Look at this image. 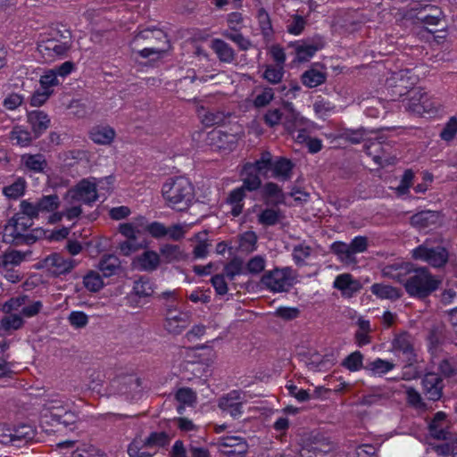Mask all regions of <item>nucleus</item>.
I'll use <instances>...</instances> for the list:
<instances>
[{
	"label": "nucleus",
	"instance_id": "obj_52",
	"mask_svg": "<svg viewBox=\"0 0 457 457\" xmlns=\"http://www.w3.org/2000/svg\"><path fill=\"white\" fill-rule=\"evenodd\" d=\"M284 74L283 66L268 65L263 73V78L272 84H277L281 81Z\"/></svg>",
	"mask_w": 457,
	"mask_h": 457
},
{
	"label": "nucleus",
	"instance_id": "obj_46",
	"mask_svg": "<svg viewBox=\"0 0 457 457\" xmlns=\"http://www.w3.org/2000/svg\"><path fill=\"white\" fill-rule=\"evenodd\" d=\"M312 449L314 452L327 453L333 449V445L328 438L318 433L312 437Z\"/></svg>",
	"mask_w": 457,
	"mask_h": 457
},
{
	"label": "nucleus",
	"instance_id": "obj_36",
	"mask_svg": "<svg viewBox=\"0 0 457 457\" xmlns=\"http://www.w3.org/2000/svg\"><path fill=\"white\" fill-rule=\"evenodd\" d=\"M330 250L333 253L337 254L342 262H344L347 264L356 262L355 256L351 255V253L349 250V245H347L344 242H341V241L334 242L330 245Z\"/></svg>",
	"mask_w": 457,
	"mask_h": 457
},
{
	"label": "nucleus",
	"instance_id": "obj_15",
	"mask_svg": "<svg viewBox=\"0 0 457 457\" xmlns=\"http://www.w3.org/2000/svg\"><path fill=\"white\" fill-rule=\"evenodd\" d=\"M59 42L47 51L50 52L49 56L41 55L45 62H51L56 58H62L67 55L72 44L71 33L69 29H63L62 35H59Z\"/></svg>",
	"mask_w": 457,
	"mask_h": 457
},
{
	"label": "nucleus",
	"instance_id": "obj_57",
	"mask_svg": "<svg viewBox=\"0 0 457 457\" xmlns=\"http://www.w3.org/2000/svg\"><path fill=\"white\" fill-rule=\"evenodd\" d=\"M223 36L226 38L235 42L238 46L240 50L246 51L252 46L251 41L249 39L245 38L240 33H234V32L225 31L223 33Z\"/></svg>",
	"mask_w": 457,
	"mask_h": 457
},
{
	"label": "nucleus",
	"instance_id": "obj_32",
	"mask_svg": "<svg viewBox=\"0 0 457 457\" xmlns=\"http://www.w3.org/2000/svg\"><path fill=\"white\" fill-rule=\"evenodd\" d=\"M401 290L389 285L374 284L371 292L381 299L396 300L401 297Z\"/></svg>",
	"mask_w": 457,
	"mask_h": 457
},
{
	"label": "nucleus",
	"instance_id": "obj_41",
	"mask_svg": "<svg viewBox=\"0 0 457 457\" xmlns=\"http://www.w3.org/2000/svg\"><path fill=\"white\" fill-rule=\"evenodd\" d=\"M170 437L166 432H152L144 441L145 447H164L170 444Z\"/></svg>",
	"mask_w": 457,
	"mask_h": 457
},
{
	"label": "nucleus",
	"instance_id": "obj_38",
	"mask_svg": "<svg viewBox=\"0 0 457 457\" xmlns=\"http://www.w3.org/2000/svg\"><path fill=\"white\" fill-rule=\"evenodd\" d=\"M59 196L55 194L44 195L37 202L39 212H51L57 210L60 206Z\"/></svg>",
	"mask_w": 457,
	"mask_h": 457
},
{
	"label": "nucleus",
	"instance_id": "obj_27",
	"mask_svg": "<svg viewBox=\"0 0 457 457\" xmlns=\"http://www.w3.org/2000/svg\"><path fill=\"white\" fill-rule=\"evenodd\" d=\"M137 262L141 270L154 271L160 265V256L156 252L148 250L138 256Z\"/></svg>",
	"mask_w": 457,
	"mask_h": 457
},
{
	"label": "nucleus",
	"instance_id": "obj_28",
	"mask_svg": "<svg viewBox=\"0 0 457 457\" xmlns=\"http://www.w3.org/2000/svg\"><path fill=\"white\" fill-rule=\"evenodd\" d=\"M115 137V131L110 127L95 128L90 131V138L99 145H109Z\"/></svg>",
	"mask_w": 457,
	"mask_h": 457
},
{
	"label": "nucleus",
	"instance_id": "obj_9",
	"mask_svg": "<svg viewBox=\"0 0 457 457\" xmlns=\"http://www.w3.org/2000/svg\"><path fill=\"white\" fill-rule=\"evenodd\" d=\"M77 265L75 260L65 259L61 253H54L42 261V266L48 269L55 277L67 274Z\"/></svg>",
	"mask_w": 457,
	"mask_h": 457
},
{
	"label": "nucleus",
	"instance_id": "obj_56",
	"mask_svg": "<svg viewBox=\"0 0 457 457\" xmlns=\"http://www.w3.org/2000/svg\"><path fill=\"white\" fill-rule=\"evenodd\" d=\"M258 20L262 32L264 37H269L272 33V26L269 13L264 8H261L258 11Z\"/></svg>",
	"mask_w": 457,
	"mask_h": 457
},
{
	"label": "nucleus",
	"instance_id": "obj_19",
	"mask_svg": "<svg viewBox=\"0 0 457 457\" xmlns=\"http://www.w3.org/2000/svg\"><path fill=\"white\" fill-rule=\"evenodd\" d=\"M28 122L31 126L34 138H37L48 129L50 119L43 111L36 110L28 113Z\"/></svg>",
	"mask_w": 457,
	"mask_h": 457
},
{
	"label": "nucleus",
	"instance_id": "obj_54",
	"mask_svg": "<svg viewBox=\"0 0 457 457\" xmlns=\"http://www.w3.org/2000/svg\"><path fill=\"white\" fill-rule=\"evenodd\" d=\"M306 23V20L303 16L295 14L292 16L291 22L287 24V30L290 34L299 35L303 31Z\"/></svg>",
	"mask_w": 457,
	"mask_h": 457
},
{
	"label": "nucleus",
	"instance_id": "obj_8",
	"mask_svg": "<svg viewBox=\"0 0 457 457\" xmlns=\"http://www.w3.org/2000/svg\"><path fill=\"white\" fill-rule=\"evenodd\" d=\"M416 13L411 14V19L425 24L428 32H435L430 27L439 26L444 17L442 10L436 5L427 4L420 8H414Z\"/></svg>",
	"mask_w": 457,
	"mask_h": 457
},
{
	"label": "nucleus",
	"instance_id": "obj_17",
	"mask_svg": "<svg viewBox=\"0 0 457 457\" xmlns=\"http://www.w3.org/2000/svg\"><path fill=\"white\" fill-rule=\"evenodd\" d=\"M282 113L284 126L289 132H293L306 122V119L300 116L290 102L284 103Z\"/></svg>",
	"mask_w": 457,
	"mask_h": 457
},
{
	"label": "nucleus",
	"instance_id": "obj_20",
	"mask_svg": "<svg viewBox=\"0 0 457 457\" xmlns=\"http://www.w3.org/2000/svg\"><path fill=\"white\" fill-rule=\"evenodd\" d=\"M334 287L340 290L344 295L351 297L361 288V284L353 279L351 274L345 273L336 278Z\"/></svg>",
	"mask_w": 457,
	"mask_h": 457
},
{
	"label": "nucleus",
	"instance_id": "obj_39",
	"mask_svg": "<svg viewBox=\"0 0 457 457\" xmlns=\"http://www.w3.org/2000/svg\"><path fill=\"white\" fill-rule=\"evenodd\" d=\"M84 287L90 292H98L104 287V281L98 272L89 270L83 278Z\"/></svg>",
	"mask_w": 457,
	"mask_h": 457
},
{
	"label": "nucleus",
	"instance_id": "obj_34",
	"mask_svg": "<svg viewBox=\"0 0 457 457\" xmlns=\"http://www.w3.org/2000/svg\"><path fill=\"white\" fill-rule=\"evenodd\" d=\"M395 368V364L389 361L377 358L364 366V369L370 371L372 375L382 376Z\"/></svg>",
	"mask_w": 457,
	"mask_h": 457
},
{
	"label": "nucleus",
	"instance_id": "obj_42",
	"mask_svg": "<svg viewBox=\"0 0 457 457\" xmlns=\"http://www.w3.org/2000/svg\"><path fill=\"white\" fill-rule=\"evenodd\" d=\"M25 188V179L23 178H19L12 185L4 187L3 193L8 198L17 199L24 195Z\"/></svg>",
	"mask_w": 457,
	"mask_h": 457
},
{
	"label": "nucleus",
	"instance_id": "obj_50",
	"mask_svg": "<svg viewBox=\"0 0 457 457\" xmlns=\"http://www.w3.org/2000/svg\"><path fill=\"white\" fill-rule=\"evenodd\" d=\"M11 138L16 140L17 144L22 146L29 145V143L35 139L34 135L32 136L30 132L21 129L19 127L13 129L11 133Z\"/></svg>",
	"mask_w": 457,
	"mask_h": 457
},
{
	"label": "nucleus",
	"instance_id": "obj_43",
	"mask_svg": "<svg viewBox=\"0 0 457 457\" xmlns=\"http://www.w3.org/2000/svg\"><path fill=\"white\" fill-rule=\"evenodd\" d=\"M144 217L139 218V222L143 224ZM143 232H148L153 237L159 239L167 236V228L161 222L154 221L146 224L145 227L142 225Z\"/></svg>",
	"mask_w": 457,
	"mask_h": 457
},
{
	"label": "nucleus",
	"instance_id": "obj_13",
	"mask_svg": "<svg viewBox=\"0 0 457 457\" xmlns=\"http://www.w3.org/2000/svg\"><path fill=\"white\" fill-rule=\"evenodd\" d=\"M52 420L62 425L69 431L78 428L79 416L76 412L67 411L62 406H49Z\"/></svg>",
	"mask_w": 457,
	"mask_h": 457
},
{
	"label": "nucleus",
	"instance_id": "obj_58",
	"mask_svg": "<svg viewBox=\"0 0 457 457\" xmlns=\"http://www.w3.org/2000/svg\"><path fill=\"white\" fill-rule=\"evenodd\" d=\"M21 215H25L27 218L33 220L39 216V211L37 209V203L33 204L28 200H22L20 204Z\"/></svg>",
	"mask_w": 457,
	"mask_h": 457
},
{
	"label": "nucleus",
	"instance_id": "obj_18",
	"mask_svg": "<svg viewBox=\"0 0 457 457\" xmlns=\"http://www.w3.org/2000/svg\"><path fill=\"white\" fill-rule=\"evenodd\" d=\"M411 340L412 337L408 332L401 333L393 340L394 348L403 353L409 365L415 361L416 357Z\"/></svg>",
	"mask_w": 457,
	"mask_h": 457
},
{
	"label": "nucleus",
	"instance_id": "obj_62",
	"mask_svg": "<svg viewBox=\"0 0 457 457\" xmlns=\"http://www.w3.org/2000/svg\"><path fill=\"white\" fill-rule=\"evenodd\" d=\"M211 283L219 295H224L228 293V284L225 281L224 274H216L212 277Z\"/></svg>",
	"mask_w": 457,
	"mask_h": 457
},
{
	"label": "nucleus",
	"instance_id": "obj_48",
	"mask_svg": "<svg viewBox=\"0 0 457 457\" xmlns=\"http://www.w3.org/2000/svg\"><path fill=\"white\" fill-rule=\"evenodd\" d=\"M365 136L366 129L364 128L358 129H345L341 133V138L352 144H360L364 140Z\"/></svg>",
	"mask_w": 457,
	"mask_h": 457
},
{
	"label": "nucleus",
	"instance_id": "obj_44",
	"mask_svg": "<svg viewBox=\"0 0 457 457\" xmlns=\"http://www.w3.org/2000/svg\"><path fill=\"white\" fill-rule=\"evenodd\" d=\"M202 122L207 126L220 125L225 121L227 115L220 111H206L204 113H200Z\"/></svg>",
	"mask_w": 457,
	"mask_h": 457
},
{
	"label": "nucleus",
	"instance_id": "obj_31",
	"mask_svg": "<svg viewBox=\"0 0 457 457\" xmlns=\"http://www.w3.org/2000/svg\"><path fill=\"white\" fill-rule=\"evenodd\" d=\"M160 253L167 263L185 260L187 255L177 245L166 244L161 246Z\"/></svg>",
	"mask_w": 457,
	"mask_h": 457
},
{
	"label": "nucleus",
	"instance_id": "obj_10",
	"mask_svg": "<svg viewBox=\"0 0 457 457\" xmlns=\"http://www.w3.org/2000/svg\"><path fill=\"white\" fill-rule=\"evenodd\" d=\"M423 393L428 400L436 402L442 398L445 387L442 377L435 372H428L422 378Z\"/></svg>",
	"mask_w": 457,
	"mask_h": 457
},
{
	"label": "nucleus",
	"instance_id": "obj_11",
	"mask_svg": "<svg viewBox=\"0 0 457 457\" xmlns=\"http://www.w3.org/2000/svg\"><path fill=\"white\" fill-rule=\"evenodd\" d=\"M146 40V44L150 46H161L167 47V52L170 48V44L169 39L167 38L166 33L156 28H147L140 30L134 37V41L137 42L139 40Z\"/></svg>",
	"mask_w": 457,
	"mask_h": 457
},
{
	"label": "nucleus",
	"instance_id": "obj_5",
	"mask_svg": "<svg viewBox=\"0 0 457 457\" xmlns=\"http://www.w3.org/2000/svg\"><path fill=\"white\" fill-rule=\"evenodd\" d=\"M292 270L288 267L266 271L261 283L272 292H286L293 286Z\"/></svg>",
	"mask_w": 457,
	"mask_h": 457
},
{
	"label": "nucleus",
	"instance_id": "obj_59",
	"mask_svg": "<svg viewBox=\"0 0 457 457\" xmlns=\"http://www.w3.org/2000/svg\"><path fill=\"white\" fill-rule=\"evenodd\" d=\"M438 370L441 376L446 378H450L457 375V367L449 359H444L439 362Z\"/></svg>",
	"mask_w": 457,
	"mask_h": 457
},
{
	"label": "nucleus",
	"instance_id": "obj_1",
	"mask_svg": "<svg viewBox=\"0 0 457 457\" xmlns=\"http://www.w3.org/2000/svg\"><path fill=\"white\" fill-rule=\"evenodd\" d=\"M162 193L167 205L179 212L187 210L195 198L194 186L184 177L169 179L163 184Z\"/></svg>",
	"mask_w": 457,
	"mask_h": 457
},
{
	"label": "nucleus",
	"instance_id": "obj_16",
	"mask_svg": "<svg viewBox=\"0 0 457 457\" xmlns=\"http://www.w3.org/2000/svg\"><path fill=\"white\" fill-rule=\"evenodd\" d=\"M410 222L418 228H427L441 223V214L436 211L425 210L413 214Z\"/></svg>",
	"mask_w": 457,
	"mask_h": 457
},
{
	"label": "nucleus",
	"instance_id": "obj_21",
	"mask_svg": "<svg viewBox=\"0 0 457 457\" xmlns=\"http://www.w3.org/2000/svg\"><path fill=\"white\" fill-rule=\"evenodd\" d=\"M294 166L295 164L289 159L278 157L273 160L270 178L278 179L280 181L289 180Z\"/></svg>",
	"mask_w": 457,
	"mask_h": 457
},
{
	"label": "nucleus",
	"instance_id": "obj_30",
	"mask_svg": "<svg viewBox=\"0 0 457 457\" xmlns=\"http://www.w3.org/2000/svg\"><path fill=\"white\" fill-rule=\"evenodd\" d=\"M133 293L142 298L149 297L154 293V283L147 276H140L134 281Z\"/></svg>",
	"mask_w": 457,
	"mask_h": 457
},
{
	"label": "nucleus",
	"instance_id": "obj_2",
	"mask_svg": "<svg viewBox=\"0 0 457 457\" xmlns=\"http://www.w3.org/2000/svg\"><path fill=\"white\" fill-rule=\"evenodd\" d=\"M442 279L431 274L427 267L416 269L404 282L406 292L412 297L425 299L439 288Z\"/></svg>",
	"mask_w": 457,
	"mask_h": 457
},
{
	"label": "nucleus",
	"instance_id": "obj_45",
	"mask_svg": "<svg viewBox=\"0 0 457 457\" xmlns=\"http://www.w3.org/2000/svg\"><path fill=\"white\" fill-rule=\"evenodd\" d=\"M362 361H363V354L359 351H355V352L350 353L342 361V366H344L350 371H357V370H361V368L364 369Z\"/></svg>",
	"mask_w": 457,
	"mask_h": 457
},
{
	"label": "nucleus",
	"instance_id": "obj_35",
	"mask_svg": "<svg viewBox=\"0 0 457 457\" xmlns=\"http://www.w3.org/2000/svg\"><path fill=\"white\" fill-rule=\"evenodd\" d=\"M281 218L283 214L279 209L266 208L258 214V222L270 227L276 225Z\"/></svg>",
	"mask_w": 457,
	"mask_h": 457
},
{
	"label": "nucleus",
	"instance_id": "obj_64",
	"mask_svg": "<svg viewBox=\"0 0 457 457\" xmlns=\"http://www.w3.org/2000/svg\"><path fill=\"white\" fill-rule=\"evenodd\" d=\"M457 133V119L453 117L450 119L445 127L442 129L440 137L445 141L452 140Z\"/></svg>",
	"mask_w": 457,
	"mask_h": 457
},
{
	"label": "nucleus",
	"instance_id": "obj_49",
	"mask_svg": "<svg viewBox=\"0 0 457 457\" xmlns=\"http://www.w3.org/2000/svg\"><path fill=\"white\" fill-rule=\"evenodd\" d=\"M221 445L225 447H237V454L243 457L247 451V444L241 437L227 436L222 439Z\"/></svg>",
	"mask_w": 457,
	"mask_h": 457
},
{
	"label": "nucleus",
	"instance_id": "obj_23",
	"mask_svg": "<svg viewBox=\"0 0 457 457\" xmlns=\"http://www.w3.org/2000/svg\"><path fill=\"white\" fill-rule=\"evenodd\" d=\"M242 176H244L242 186L247 191H255L262 187V180L260 179L261 175L258 172H255V170L251 164L245 163L244 165Z\"/></svg>",
	"mask_w": 457,
	"mask_h": 457
},
{
	"label": "nucleus",
	"instance_id": "obj_22",
	"mask_svg": "<svg viewBox=\"0 0 457 457\" xmlns=\"http://www.w3.org/2000/svg\"><path fill=\"white\" fill-rule=\"evenodd\" d=\"M59 35H62V30L52 29L48 34H42L39 36L37 42V49L41 55L49 56L51 47L54 46L59 42Z\"/></svg>",
	"mask_w": 457,
	"mask_h": 457
},
{
	"label": "nucleus",
	"instance_id": "obj_51",
	"mask_svg": "<svg viewBox=\"0 0 457 457\" xmlns=\"http://www.w3.org/2000/svg\"><path fill=\"white\" fill-rule=\"evenodd\" d=\"M12 436L14 437V443L20 440H25L26 442L34 438L35 433L33 428L29 426L22 424L18 428L12 429Z\"/></svg>",
	"mask_w": 457,
	"mask_h": 457
},
{
	"label": "nucleus",
	"instance_id": "obj_37",
	"mask_svg": "<svg viewBox=\"0 0 457 457\" xmlns=\"http://www.w3.org/2000/svg\"><path fill=\"white\" fill-rule=\"evenodd\" d=\"M98 268L104 277H111L120 268L119 259L112 254L104 255L99 262Z\"/></svg>",
	"mask_w": 457,
	"mask_h": 457
},
{
	"label": "nucleus",
	"instance_id": "obj_12",
	"mask_svg": "<svg viewBox=\"0 0 457 457\" xmlns=\"http://www.w3.org/2000/svg\"><path fill=\"white\" fill-rule=\"evenodd\" d=\"M261 197L266 205L272 207L286 204V194L282 187L274 182H267L261 187Z\"/></svg>",
	"mask_w": 457,
	"mask_h": 457
},
{
	"label": "nucleus",
	"instance_id": "obj_33",
	"mask_svg": "<svg viewBox=\"0 0 457 457\" xmlns=\"http://www.w3.org/2000/svg\"><path fill=\"white\" fill-rule=\"evenodd\" d=\"M22 160H24L25 166L35 172H44L47 167V162L41 154L23 155Z\"/></svg>",
	"mask_w": 457,
	"mask_h": 457
},
{
	"label": "nucleus",
	"instance_id": "obj_14",
	"mask_svg": "<svg viewBox=\"0 0 457 457\" xmlns=\"http://www.w3.org/2000/svg\"><path fill=\"white\" fill-rule=\"evenodd\" d=\"M119 232L126 237L130 243L136 245H145V249L148 247V241L144 237L142 223L139 222H127L119 225Z\"/></svg>",
	"mask_w": 457,
	"mask_h": 457
},
{
	"label": "nucleus",
	"instance_id": "obj_55",
	"mask_svg": "<svg viewBox=\"0 0 457 457\" xmlns=\"http://www.w3.org/2000/svg\"><path fill=\"white\" fill-rule=\"evenodd\" d=\"M22 324L21 317L17 314L4 316L1 320V328L4 330L18 329Z\"/></svg>",
	"mask_w": 457,
	"mask_h": 457
},
{
	"label": "nucleus",
	"instance_id": "obj_7",
	"mask_svg": "<svg viewBox=\"0 0 457 457\" xmlns=\"http://www.w3.org/2000/svg\"><path fill=\"white\" fill-rule=\"evenodd\" d=\"M295 52V60L299 62H308L317 51L321 50L325 46L323 37L315 35L301 41L294 43Z\"/></svg>",
	"mask_w": 457,
	"mask_h": 457
},
{
	"label": "nucleus",
	"instance_id": "obj_61",
	"mask_svg": "<svg viewBox=\"0 0 457 457\" xmlns=\"http://www.w3.org/2000/svg\"><path fill=\"white\" fill-rule=\"evenodd\" d=\"M264 122L270 128L278 125L283 120L282 111L279 109H270L263 117Z\"/></svg>",
	"mask_w": 457,
	"mask_h": 457
},
{
	"label": "nucleus",
	"instance_id": "obj_53",
	"mask_svg": "<svg viewBox=\"0 0 457 457\" xmlns=\"http://www.w3.org/2000/svg\"><path fill=\"white\" fill-rule=\"evenodd\" d=\"M265 259L262 256L256 255L251 258L246 263L245 273L248 272L253 275H256L264 270Z\"/></svg>",
	"mask_w": 457,
	"mask_h": 457
},
{
	"label": "nucleus",
	"instance_id": "obj_26",
	"mask_svg": "<svg viewBox=\"0 0 457 457\" xmlns=\"http://www.w3.org/2000/svg\"><path fill=\"white\" fill-rule=\"evenodd\" d=\"M212 47L220 62L230 63L235 60L233 48L225 41L218 38L214 39L212 42Z\"/></svg>",
	"mask_w": 457,
	"mask_h": 457
},
{
	"label": "nucleus",
	"instance_id": "obj_6",
	"mask_svg": "<svg viewBox=\"0 0 457 457\" xmlns=\"http://www.w3.org/2000/svg\"><path fill=\"white\" fill-rule=\"evenodd\" d=\"M97 198L96 184L85 179L65 194V199H70V203L81 201L88 205L96 202Z\"/></svg>",
	"mask_w": 457,
	"mask_h": 457
},
{
	"label": "nucleus",
	"instance_id": "obj_47",
	"mask_svg": "<svg viewBox=\"0 0 457 457\" xmlns=\"http://www.w3.org/2000/svg\"><path fill=\"white\" fill-rule=\"evenodd\" d=\"M187 320L186 318L178 315H171L169 312V317L166 321V328L174 334H179L183 328L187 327Z\"/></svg>",
	"mask_w": 457,
	"mask_h": 457
},
{
	"label": "nucleus",
	"instance_id": "obj_60",
	"mask_svg": "<svg viewBox=\"0 0 457 457\" xmlns=\"http://www.w3.org/2000/svg\"><path fill=\"white\" fill-rule=\"evenodd\" d=\"M368 239L366 237H355L349 244V250L351 255L354 256L355 253H363L367 250Z\"/></svg>",
	"mask_w": 457,
	"mask_h": 457
},
{
	"label": "nucleus",
	"instance_id": "obj_29",
	"mask_svg": "<svg viewBox=\"0 0 457 457\" xmlns=\"http://www.w3.org/2000/svg\"><path fill=\"white\" fill-rule=\"evenodd\" d=\"M327 74L317 71L314 68L307 70L301 76L302 83L312 88L323 84L326 81Z\"/></svg>",
	"mask_w": 457,
	"mask_h": 457
},
{
	"label": "nucleus",
	"instance_id": "obj_4",
	"mask_svg": "<svg viewBox=\"0 0 457 457\" xmlns=\"http://www.w3.org/2000/svg\"><path fill=\"white\" fill-rule=\"evenodd\" d=\"M410 71H400L398 72H395L392 77L387 80L390 87H394L395 90H394L395 94L402 96L408 93H411L412 96L410 99V104L408 109L415 113L421 114L427 112V106L425 105V101L423 98L425 96V93H421L420 90H415L412 88L414 82H409L411 79L408 74Z\"/></svg>",
	"mask_w": 457,
	"mask_h": 457
},
{
	"label": "nucleus",
	"instance_id": "obj_24",
	"mask_svg": "<svg viewBox=\"0 0 457 457\" xmlns=\"http://www.w3.org/2000/svg\"><path fill=\"white\" fill-rule=\"evenodd\" d=\"M246 163L251 164L253 168L255 170V172H258L264 179L270 178L273 158L269 151H263L261 154L260 158L257 159L255 162Z\"/></svg>",
	"mask_w": 457,
	"mask_h": 457
},
{
	"label": "nucleus",
	"instance_id": "obj_3",
	"mask_svg": "<svg viewBox=\"0 0 457 457\" xmlns=\"http://www.w3.org/2000/svg\"><path fill=\"white\" fill-rule=\"evenodd\" d=\"M411 257L433 268L443 269L449 261V251L441 238H427L411 251Z\"/></svg>",
	"mask_w": 457,
	"mask_h": 457
},
{
	"label": "nucleus",
	"instance_id": "obj_25",
	"mask_svg": "<svg viewBox=\"0 0 457 457\" xmlns=\"http://www.w3.org/2000/svg\"><path fill=\"white\" fill-rule=\"evenodd\" d=\"M5 237H10L8 242L13 245H26V234L17 225V218L12 217L4 227Z\"/></svg>",
	"mask_w": 457,
	"mask_h": 457
},
{
	"label": "nucleus",
	"instance_id": "obj_40",
	"mask_svg": "<svg viewBox=\"0 0 457 457\" xmlns=\"http://www.w3.org/2000/svg\"><path fill=\"white\" fill-rule=\"evenodd\" d=\"M245 273L244 262L240 257H234L224 266V275L233 280L237 275Z\"/></svg>",
	"mask_w": 457,
	"mask_h": 457
},
{
	"label": "nucleus",
	"instance_id": "obj_63",
	"mask_svg": "<svg viewBox=\"0 0 457 457\" xmlns=\"http://www.w3.org/2000/svg\"><path fill=\"white\" fill-rule=\"evenodd\" d=\"M176 399L180 403L192 404L195 401V394L189 387H182L177 391Z\"/></svg>",
	"mask_w": 457,
	"mask_h": 457
}]
</instances>
